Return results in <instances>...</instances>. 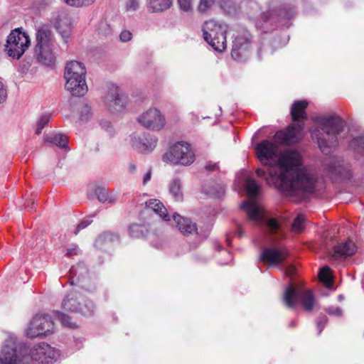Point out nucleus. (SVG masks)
I'll use <instances>...</instances> for the list:
<instances>
[{
    "instance_id": "c9c22d12",
    "label": "nucleus",
    "mask_w": 364,
    "mask_h": 364,
    "mask_svg": "<svg viewBox=\"0 0 364 364\" xmlns=\"http://www.w3.org/2000/svg\"><path fill=\"white\" fill-rule=\"evenodd\" d=\"M304 215L302 214L298 215L293 222L291 226L292 232L295 233H299L300 232H301L304 228Z\"/></svg>"
},
{
    "instance_id": "e2e57ef3",
    "label": "nucleus",
    "mask_w": 364,
    "mask_h": 364,
    "mask_svg": "<svg viewBox=\"0 0 364 364\" xmlns=\"http://www.w3.org/2000/svg\"><path fill=\"white\" fill-rule=\"evenodd\" d=\"M215 168H216V165H213L212 166H206V168H208L209 170H214V169H215Z\"/></svg>"
},
{
    "instance_id": "f704fd0d",
    "label": "nucleus",
    "mask_w": 364,
    "mask_h": 364,
    "mask_svg": "<svg viewBox=\"0 0 364 364\" xmlns=\"http://www.w3.org/2000/svg\"><path fill=\"white\" fill-rule=\"evenodd\" d=\"M319 279L321 282L325 283L326 287H329L332 283V278L331 274V269L328 267H323L321 269L319 274Z\"/></svg>"
},
{
    "instance_id": "c03bdc74",
    "label": "nucleus",
    "mask_w": 364,
    "mask_h": 364,
    "mask_svg": "<svg viewBox=\"0 0 364 364\" xmlns=\"http://www.w3.org/2000/svg\"><path fill=\"white\" fill-rule=\"evenodd\" d=\"M326 312L329 315H332V316H338V317H340L342 316V311L338 307H333V306L329 307L326 309Z\"/></svg>"
},
{
    "instance_id": "f8f14e48",
    "label": "nucleus",
    "mask_w": 364,
    "mask_h": 364,
    "mask_svg": "<svg viewBox=\"0 0 364 364\" xmlns=\"http://www.w3.org/2000/svg\"><path fill=\"white\" fill-rule=\"evenodd\" d=\"M136 121L142 127L152 132H161L166 126L165 115L155 107H151L141 113Z\"/></svg>"
},
{
    "instance_id": "4be33fe9",
    "label": "nucleus",
    "mask_w": 364,
    "mask_h": 364,
    "mask_svg": "<svg viewBox=\"0 0 364 364\" xmlns=\"http://www.w3.org/2000/svg\"><path fill=\"white\" fill-rule=\"evenodd\" d=\"M36 41L35 47L53 45V36L48 26L42 25L37 28Z\"/></svg>"
},
{
    "instance_id": "aec40b11",
    "label": "nucleus",
    "mask_w": 364,
    "mask_h": 364,
    "mask_svg": "<svg viewBox=\"0 0 364 364\" xmlns=\"http://www.w3.org/2000/svg\"><path fill=\"white\" fill-rule=\"evenodd\" d=\"M356 250L357 247L354 242L348 239L346 242H341L334 247L332 257L336 259L346 258L355 254Z\"/></svg>"
},
{
    "instance_id": "0e129e2a",
    "label": "nucleus",
    "mask_w": 364,
    "mask_h": 364,
    "mask_svg": "<svg viewBox=\"0 0 364 364\" xmlns=\"http://www.w3.org/2000/svg\"><path fill=\"white\" fill-rule=\"evenodd\" d=\"M343 296L342 295H339V296H338V299H339V300H342V299H343Z\"/></svg>"
},
{
    "instance_id": "ea45409f",
    "label": "nucleus",
    "mask_w": 364,
    "mask_h": 364,
    "mask_svg": "<svg viewBox=\"0 0 364 364\" xmlns=\"http://www.w3.org/2000/svg\"><path fill=\"white\" fill-rule=\"evenodd\" d=\"M125 9L127 12L135 11L139 7L138 0H125L124 2Z\"/></svg>"
},
{
    "instance_id": "b1692460",
    "label": "nucleus",
    "mask_w": 364,
    "mask_h": 364,
    "mask_svg": "<svg viewBox=\"0 0 364 364\" xmlns=\"http://www.w3.org/2000/svg\"><path fill=\"white\" fill-rule=\"evenodd\" d=\"M146 208L159 215L164 220L168 221L170 220L166 208L160 200L150 199L146 202Z\"/></svg>"
},
{
    "instance_id": "ddd939ff",
    "label": "nucleus",
    "mask_w": 364,
    "mask_h": 364,
    "mask_svg": "<svg viewBox=\"0 0 364 364\" xmlns=\"http://www.w3.org/2000/svg\"><path fill=\"white\" fill-rule=\"evenodd\" d=\"M54 323L48 315H36L30 321L26 333L29 338H33L53 332Z\"/></svg>"
},
{
    "instance_id": "cd10ccee",
    "label": "nucleus",
    "mask_w": 364,
    "mask_h": 364,
    "mask_svg": "<svg viewBox=\"0 0 364 364\" xmlns=\"http://www.w3.org/2000/svg\"><path fill=\"white\" fill-rule=\"evenodd\" d=\"M169 191L176 200L180 201L183 199L181 182L178 178L173 180L170 184Z\"/></svg>"
},
{
    "instance_id": "1a4fd4ad",
    "label": "nucleus",
    "mask_w": 364,
    "mask_h": 364,
    "mask_svg": "<svg viewBox=\"0 0 364 364\" xmlns=\"http://www.w3.org/2000/svg\"><path fill=\"white\" fill-rule=\"evenodd\" d=\"M28 348L22 343L17 344L12 339L6 341L0 353L2 364H27L29 358L26 356Z\"/></svg>"
},
{
    "instance_id": "79ce46f5",
    "label": "nucleus",
    "mask_w": 364,
    "mask_h": 364,
    "mask_svg": "<svg viewBox=\"0 0 364 364\" xmlns=\"http://www.w3.org/2000/svg\"><path fill=\"white\" fill-rule=\"evenodd\" d=\"M96 195L97 196L98 200L102 203H106L107 200V196L108 195V191L102 188H99L96 190Z\"/></svg>"
},
{
    "instance_id": "37998d69",
    "label": "nucleus",
    "mask_w": 364,
    "mask_h": 364,
    "mask_svg": "<svg viewBox=\"0 0 364 364\" xmlns=\"http://www.w3.org/2000/svg\"><path fill=\"white\" fill-rule=\"evenodd\" d=\"M119 38L122 42H128L132 38V33L128 30H124L121 32Z\"/></svg>"
},
{
    "instance_id": "680f3d73",
    "label": "nucleus",
    "mask_w": 364,
    "mask_h": 364,
    "mask_svg": "<svg viewBox=\"0 0 364 364\" xmlns=\"http://www.w3.org/2000/svg\"><path fill=\"white\" fill-rule=\"evenodd\" d=\"M224 193V189L221 188V190L218 193H215L216 197H220Z\"/></svg>"
},
{
    "instance_id": "8fccbe9b",
    "label": "nucleus",
    "mask_w": 364,
    "mask_h": 364,
    "mask_svg": "<svg viewBox=\"0 0 364 364\" xmlns=\"http://www.w3.org/2000/svg\"><path fill=\"white\" fill-rule=\"evenodd\" d=\"M78 251H79V250H78L77 246V245H73L72 247L68 248L67 250L66 255L69 256V257H71V256L77 255Z\"/></svg>"
},
{
    "instance_id": "de8ad7c7",
    "label": "nucleus",
    "mask_w": 364,
    "mask_h": 364,
    "mask_svg": "<svg viewBox=\"0 0 364 364\" xmlns=\"http://www.w3.org/2000/svg\"><path fill=\"white\" fill-rule=\"evenodd\" d=\"M99 32L103 35H107L110 33V28L107 24L106 22H101L100 23V28L99 29Z\"/></svg>"
},
{
    "instance_id": "9b49d317",
    "label": "nucleus",
    "mask_w": 364,
    "mask_h": 364,
    "mask_svg": "<svg viewBox=\"0 0 364 364\" xmlns=\"http://www.w3.org/2000/svg\"><path fill=\"white\" fill-rule=\"evenodd\" d=\"M62 308L65 311L80 313L87 316L92 315L94 311L92 302L86 300L82 295L75 291H70L64 297Z\"/></svg>"
},
{
    "instance_id": "13d9d810",
    "label": "nucleus",
    "mask_w": 364,
    "mask_h": 364,
    "mask_svg": "<svg viewBox=\"0 0 364 364\" xmlns=\"http://www.w3.org/2000/svg\"><path fill=\"white\" fill-rule=\"evenodd\" d=\"M235 234H236V235H237V236H238V237H242V235H243V231H242V228H241V227H240V226L238 227L237 230V232H236V233H235Z\"/></svg>"
},
{
    "instance_id": "6e6552de",
    "label": "nucleus",
    "mask_w": 364,
    "mask_h": 364,
    "mask_svg": "<svg viewBox=\"0 0 364 364\" xmlns=\"http://www.w3.org/2000/svg\"><path fill=\"white\" fill-rule=\"evenodd\" d=\"M284 304L289 307H294L301 304L304 310L311 312L316 305L315 297L311 290L289 285L283 296Z\"/></svg>"
},
{
    "instance_id": "2eb2a0df",
    "label": "nucleus",
    "mask_w": 364,
    "mask_h": 364,
    "mask_svg": "<svg viewBox=\"0 0 364 364\" xmlns=\"http://www.w3.org/2000/svg\"><path fill=\"white\" fill-rule=\"evenodd\" d=\"M289 256L287 248L282 245H272L265 248L260 255V259L269 267L282 264Z\"/></svg>"
},
{
    "instance_id": "473e14b6",
    "label": "nucleus",
    "mask_w": 364,
    "mask_h": 364,
    "mask_svg": "<svg viewBox=\"0 0 364 364\" xmlns=\"http://www.w3.org/2000/svg\"><path fill=\"white\" fill-rule=\"evenodd\" d=\"M328 169L332 174L335 173L336 175H339L343 178H348L351 176L348 172L346 173V176H343V172L345 171V170L338 161H334L333 164L329 165Z\"/></svg>"
},
{
    "instance_id": "f3484780",
    "label": "nucleus",
    "mask_w": 364,
    "mask_h": 364,
    "mask_svg": "<svg viewBox=\"0 0 364 364\" xmlns=\"http://www.w3.org/2000/svg\"><path fill=\"white\" fill-rule=\"evenodd\" d=\"M106 100L109 109L113 112H121L127 104V97L119 93L118 87L115 85L109 87Z\"/></svg>"
},
{
    "instance_id": "3c124183",
    "label": "nucleus",
    "mask_w": 364,
    "mask_h": 364,
    "mask_svg": "<svg viewBox=\"0 0 364 364\" xmlns=\"http://www.w3.org/2000/svg\"><path fill=\"white\" fill-rule=\"evenodd\" d=\"M101 126L109 134H112V133L113 132V128L109 122H101Z\"/></svg>"
},
{
    "instance_id": "58836bf2",
    "label": "nucleus",
    "mask_w": 364,
    "mask_h": 364,
    "mask_svg": "<svg viewBox=\"0 0 364 364\" xmlns=\"http://www.w3.org/2000/svg\"><path fill=\"white\" fill-rule=\"evenodd\" d=\"M92 115L91 108L87 105H83L80 108V119L82 121L88 119Z\"/></svg>"
},
{
    "instance_id": "7ed1b4c3",
    "label": "nucleus",
    "mask_w": 364,
    "mask_h": 364,
    "mask_svg": "<svg viewBox=\"0 0 364 364\" xmlns=\"http://www.w3.org/2000/svg\"><path fill=\"white\" fill-rule=\"evenodd\" d=\"M245 188L249 199L243 202L240 208L246 211L250 220L257 225H267L269 231L272 233L277 232L280 229L279 223L274 218L266 220L262 207L255 200L256 196L259 193L260 186L255 179L247 178L245 181Z\"/></svg>"
},
{
    "instance_id": "49530a36",
    "label": "nucleus",
    "mask_w": 364,
    "mask_h": 364,
    "mask_svg": "<svg viewBox=\"0 0 364 364\" xmlns=\"http://www.w3.org/2000/svg\"><path fill=\"white\" fill-rule=\"evenodd\" d=\"M7 97V92L3 82L0 80V103L4 102Z\"/></svg>"
},
{
    "instance_id": "423d86ee",
    "label": "nucleus",
    "mask_w": 364,
    "mask_h": 364,
    "mask_svg": "<svg viewBox=\"0 0 364 364\" xmlns=\"http://www.w3.org/2000/svg\"><path fill=\"white\" fill-rule=\"evenodd\" d=\"M294 14L295 11L292 8L282 6L279 0H273L263 9L255 23L257 27L264 28L272 26L280 19H289Z\"/></svg>"
},
{
    "instance_id": "09e8293b",
    "label": "nucleus",
    "mask_w": 364,
    "mask_h": 364,
    "mask_svg": "<svg viewBox=\"0 0 364 364\" xmlns=\"http://www.w3.org/2000/svg\"><path fill=\"white\" fill-rule=\"evenodd\" d=\"M50 119V116L48 114H44L39 119V121L38 122V124L39 125H41L43 128L46 125L48 124Z\"/></svg>"
},
{
    "instance_id": "0eeeda50",
    "label": "nucleus",
    "mask_w": 364,
    "mask_h": 364,
    "mask_svg": "<svg viewBox=\"0 0 364 364\" xmlns=\"http://www.w3.org/2000/svg\"><path fill=\"white\" fill-rule=\"evenodd\" d=\"M228 26L213 20L204 23L203 26L204 40L216 51L223 52L227 46L226 33Z\"/></svg>"
},
{
    "instance_id": "4c0bfd02",
    "label": "nucleus",
    "mask_w": 364,
    "mask_h": 364,
    "mask_svg": "<svg viewBox=\"0 0 364 364\" xmlns=\"http://www.w3.org/2000/svg\"><path fill=\"white\" fill-rule=\"evenodd\" d=\"M180 9L185 12L193 11V0H178Z\"/></svg>"
},
{
    "instance_id": "a211bd4d",
    "label": "nucleus",
    "mask_w": 364,
    "mask_h": 364,
    "mask_svg": "<svg viewBox=\"0 0 364 364\" xmlns=\"http://www.w3.org/2000/svg\"><path fill=\"white\" fill-rule=\"evenodd\" d=\"M55 26L66 41L69 38L73 28L72 17L66 12L60 13L55 19Z\"/></svg>"
},
{
    "instance_id": "4d7b16f0",
    "label": "nucleus",
    "mask_w": 364,
    "mask_h": 364,
    "mask_svg": "<svg viewBox=\"0 0 364 364\" xmlns=\"http://www.w3.org/2000/svg\"><path fill=\"white\" fill-rule=\"evenodd\" d=\"M136 168V166L134 164H129L128 169L131 173H135Z\"/></svg>"
},
{
    "instance_id": "5fc2aeb1",
    "label": "nucleus",
    "mask_w": 364,
    "mask_h": 364,
    "mask_svg": "<svg viewBox=\"0 0 364 364\" xmlns=\"http://www.w3.org/2000/svg\"><path fill=\"white\" fill-rule=\"evenodd\" d=\"M151 178V171L149 170L144 176L143 183L146 184V183H148L150 181Z\"/></svg>"
},
{
    "instance_id": "69168bd1",
    "label": "nucleus",
    "mask_w": 364,
    "mask_h": 364,
    "mask_svg": "<svg viewBox=\"0 0 364 364\" xmlns=\"http://www.w3.org/2000/svg\"><path fill=\"white\" fill-rule=\"evenodd\" d=\"M291 326H294V322H291Z\"/></svg>"
},
{
    "instance_id": "393cba45",
    "label": "nucleus",
    "mask_w": 364,
    "mask_h": 364,
    "mask_svg": "<svg viewBox=\"0 0 364 364\" xmlns=\"http://www.w3.org/2000/svg\"><path fill=\"white\" fill-rule=\"evenodd\" d=\"M308 106V102L305 100L298 101L293 104L291 109L292 119L294 122H299L306 118L305 109Z\"/></svg>"
},
{
    "instance_id": "6e6d98bb",
    "label": "nucleus",
    "mask_w": 364,
    "mask_h": 364,
    "mask_svg": "<svg viewBox=\"0 0 364 364\" xmlns=\"http://www.w3.org/2000/svg\"><path fill=\"white\" fill-rule=\"evenodd\" d=\"M82 267H81L80 265H78L77 267H73L71 269V274L73 275V277H77V271H78V269H82Z\"/></svg>"
},
{
    "instance_id": "2f4dec72",
    "label": "nucleus",
    "mask_w": 364,
    "mask_h": 364,
    "mask_svg": "<svg viewBox=\"0 0 364 364\" xmlns=\"http://www.w3.org/2000/svg\"><path fill=\"white\" fill-rule=\"evenodd\" d=\"M68 6L75 8L88 7L92 5L96 0H63Z\"/></svg>"
},
{
    "instance_id": "e433bc0d",
    "label": "nucleus",
    "mask_w": 364,
    "mask_h": 364,
    "mask_svg": "<svg viewBox=\"0 0 364 364\" xmlns=\"http://www.w3.org/2000/svg\"><path fill=\"white\" fill-rule=\"evenodd\" d=\"M350 148L355 151L364 153V137L359 136L353 139L350 143Z\"/></svg>"
},
{
    "instance_id": "a18cd8bd",
    "label": "nucleus",
    "mask_w": 364,
    "mask_h": 364,
    "mask_svg": "<svg viewBox=\"0 0 364 364\" xmlns=\"http://www.w3.org/2000/svg\"><path fill=\"white\" fill-rule=\"evenodd\" d=\"M326 323H327L326 316H323L318 318V320L317 321V328L318 329V334H320L321 333V331H323Z\"/></svg>"
},
{
    "instance_id": "72a5a7b5",
    "label": "nucleus",
    "mask_w": 364,
    "mask_h": 364,
    "mask_svg": "<svg viewBox=\"0 0 364 364\" xmlns=\"http://www.w3.org/2000/svg\"><path fill=\"white\" fill-rule=\"evenodd\" d=\"M146 230L144 225L133 224L129 228V233L132 237L139 238L144 236V232Z\"/></svg>"
},
{
    "instance_id": "c85d7f7f",
    "label": "nucleus",
    "mask_w": 364,
    "mask_h": 364,
    "mask_svg": "<svg viewBox=\"0 0 364 364\" xmlns=\"http://www.w3.org/2000/svg\"><path fill=\"white\" fill-rule=\"evenodd\" d=\"M54 314L63 326L72 329L77 328V324L75 322L72 321V318L69 316L58 311H55Z\"/></svg>"
},
{
    "instance_id": "39448f33",
    "label": "nucleus",
    "mask_w": 364,
    "mask_h": 364,
    "mask_svg": "<svg viewBox=\"0 0 364 364\" xmlns=\"http://www.w3.org/2000/svg\"><path fill=\"white\" fill-rule=\"evenodd\" d=\"M195 159L196 155L191 145L183 141L170 146L162 156V161L164 163L174 166H188Z\"/></svg>"
},
{
    "instance_id": "864d4df0",
    "label": "nucleus",
    "mask_w": 364,
    "mask_h": 364,
    "mask_svg": "<svg viewBox=\"0 0 364 364\" xmlns=\"http://www.w3.org/2000/svg\"><path fill=\"white\" fill-rule=\"evenodd\" d=\"M90 222L87 221V220H84L82 222H81L77 227L75 231V234H77L78 232L82 230V229H84L86 227H87L89 225H90Z\"/></svg>"
},
{
    "instance_id": "bf43d9fd",
    "label": "nucleus",
    "mask_w": 364,
    "mask_h": 364,
    "mask_svg": "<svg viewBox=\"0 0 364 364\" xmlns=\"http://www.w3.org/2000/svg\"><path fill=\"white\" fill-rule=\"evenodd\" d=\"M43 129V127L41 125H39L38 124H37V127H36V133L37 134H40L41 133Z\"/></svg>"
},
{
    "instance_id": "7c9ffc66",
    "label": "nucleus",
    "mask_w": 364,
    "mask_h": 364,
    "mask_svg": "<svg viewBox=\"0 0 364 364\" xmlns=\"http://www.w3.org/2000/svg\"><path fill=\"white\" fill-rule=\"evenodd\" d=\"M115 240H118V237L110 232H105L100 235L95 242V245L102 247L104 244H109Z\"/></svg>"
},
{
    "instance_id": "603ef678",
    "label": "nucleus",
    "mask_w": 364,
    "mask_h": 364,
    "mask_svg": "<svg viewBox=\"0 0 364 364\" xmlns=\"http://www.w3.org/2000/svg\"><path fill=\"white\" fill-rule=\"evenodd\" d=\"M117 195L114 193H108L107 196V200L106 203H114L117 200Z\"/></svg>"
},
{
    "instance_id": "f03ea898",
    "label": "nucleus",
    "mask_w": 364,
    "mask_h": 364,
    "mask_svg": "<svg viewBox=\"0 0 364 364\" xmlns=\"http://www.w3.org/2000/svg\"><path fill=\"white\" fill-rule=\"evenodd\" d=\"M314 122L318 128L311 131V136L317 140L319 149L326 154L338 144V135L343 132L345 122L335 115L318 117Z\"/></svg>"
},
{
    "instance_id": "a19ab883",
    "label": "nucleus",
    "mask_w": 364,
    "mask_h": 364,
    "mask_svg": "<svg viewBox=\"0 0 364 364\" xmlns=\"http://www.w3.org/2000/svg\"><path fill=\"white\" fill-rule=\"evenodd\" d=\"M214 3V0H200L198 5V10L200 12H205L209 9Z\"/></svg>"
},
{
    "instance_id": "9d476101",
    "label": "nucleus",
    "mask_w": 364,
    "mask_h": 364,
    "mask_svg": "<svg viewBox=\"0 0 364 364\" xmlns=\"http://www.w3.org/2000/svg\"><path fill=\"white\" fill-rule=\"evenodd\" d=\"M30 43L28 35L16 28L7 37L5 51L9 57L19 59L28 48Z\"/></svg>"
},
{
    "instance_id": "dca6fc26",
    "label": "nucleus",
    "mask_w": 364,
    "mask_h": 364,
    "mask_svg": "<svg viewBox=\"0 0 364 364\" xmlns=\"http://www.w3.org/2000/svg\"><path fill=\"white\" fill-rule=\"evenodd\" d=\"M130 142L132 147L141 153H150L156 148L158 138L150 134L139 135L133 133L130 135Z\"/></svg>"
},
{
    "instance_id": "a878e982",
    "label": "nucleus",
    "mask_w": 364,
    "mask_h": 364,
    "mask_svg": "<svg viewBox=\"0 0 364 364\" xmlns=\"http://www.w3.org/2000/svg\"><path fill=\"white\" fill-rule=\"evenodd\" d=\"M172 0H149L148 9L151 12H162L171 8Z\"/></svg>"
},
{
    "instance_id": "6ab92c4d",
    "label": "nucleus",
    "mask_w": 364,
    "mask_h": 364,
    "mask_svg": "<svg viewBox=\"0 0 364 364\" xmlns=\"http://www.w3.org/2000/svg\"><path fill=\"white\" fill-rule=\"evenodd\" d=\"M53 48L54 45L35 47L34 50L38 60L46 65H53L55 61Z\"/></svg>"
},
{
    "instance_id": "c756f323",
    "label": "nucleus",
    "mask_w": 364,
    "mask_h": 364,
    "mask_svg": "<svg viewBox=\"0 0 364 364\" xmlns=\"http://www.w3.org/2000/svg\"><path fill=\"white\" fill-rule=\"evenodd\" d=\"M115 240H118V237L110 232H105L100 235L95 242V245L102 247L104 244H109Z\"/></svg>"
},
{
    "instance_id": "412c9836",
    "label": "nucleus",
    "mask_w": 364,
    "mask_h": 364,
    "mask_svg": "<svg viewBox=\"0 0 364 364\" xmlns=\"http://www.w3.org/2000/svg\"><path fill=\"white\" fill-rule=\"evenodd\" d=\"M249 46L250 41L247 33L243 36H237L233 41L232 57L235 60H239L240 55L248 50Z\"/></svg>"
},
{
    "instance_id": "f257e3e1",
    "label": "nucleus",
    "mask_w": 364,
    "mask_h": 364,
    "mask_svg": "<svg viewBox=\"0 0 364 364\" xmlns=\"http://www.w3.org/2000/svg\"><path fill=\"white\" fill-rule=\"evenodd\" d=\"M302 129L300 123L291 124L286 130L276 132L274 142L263 140L255 146L258 160L268 167L267 173L262 168L256 169L257 176L264 178L268 186L299 199L314 189L316 178L301 167L302 158L297 151L287 149L280 151L278 146L296 143Z\"/></svg>"
},
{
    "instance_id": "052dcab7",
    "label": "nucleus",
    "mask_w": 364,
    "mask_h": 364,
    "mask_svg": "<svg viewBox=\"0 0 364 364\" xmlns=\"http://www.w3.org/2000/svg\"><path fill=\"white\" fill-rule=\"evenodd\" d=\"M294 271V268L293 267H290L289 268H288L287 269L286 273H287V274L291 276L293 274Z\"/></svg>"
},
{
    "instance_id": "5701e85b",
    "label": "nucleus",
    "mask_w": 364,
    "mask_h": 364,
    "mask_svg": "<svg viewBox=\"0 0 364 364\" xmlns=\"http://www.w3.org/2000/svg\"><path fill=\"white\" fill-rule=\"evenodd\" d=\"M174 221L176 223V225L178 230L183 235H191L196 232L197 228L196 225L191 221L187 218H183L177 213H174L173 215Z\"/></svg>"
},
{
    "instance_id": "20e7f679",
    "label": "nucleus",
    "mask_w": 364,
    "mask_h": 364,
    "mask_svg": "<svg viewBox=\"0 0 364 364\" xmlns=\"http://www.w3.org/2000/svg\"><path fill=\"white\" fill-rule=\"evenodd\" d=\"M87 70L84 64L72 60L66 64L64 73L65 88L74 97H82L87 90L86 82Z\"/></svg>"
},
{
    "instance_id": "bb28decb",
    "label": "nucleus",
    "mask_w": 364,
    "mask_h": 364,
    "mask_svg": "<svg viewBox=\"0 0 364 364\" xmlns=\"http://www.w3.org/2000/svg\"><path fill=\"white\" fill-rule=\"evenodd\" d=\"M45 141L54 144L62 149H67L68 147L67 137L60 133L48 134L45 136Z\"/></svg>"
},
{
    "instance_id": "4468645a",
    "label": "nucleus",
    "mask_w": 364,
    "mask_h": 364,
    "mask_svg": "<svg viewBox=\"0 0 364 364\" xmlns=\"http://www.w3.org/2000/svg\"><path fill=\"white\" fill-rule=\"evenodd\" d=\"M58 355V351L46 343H41L34 346L26 354L29 361L33 360L42 364H48L55 360Z\"/></svg>"
}]
</instances>
